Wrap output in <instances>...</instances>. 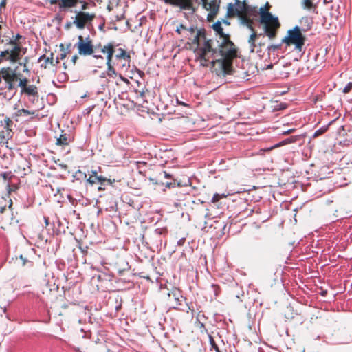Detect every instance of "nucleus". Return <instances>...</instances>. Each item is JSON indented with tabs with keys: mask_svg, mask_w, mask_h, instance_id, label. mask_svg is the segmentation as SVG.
Masks as SVG:
<instances>
[{
	"mask_svg": "<svg viewBox=\"0 0 352 352\" xmlns=\"http://www.w3.org/2000/svg\"><path fill=\"white\" fill-rule=\"evenodd\" d=\"M212 28L221 41H205L203 46L197 50L196 58L204 67L212 64L213 72L219 77H225L233 73L232 62L238 57L237 49L229 34L223 32L221 21L215 22Z\"/></svg>",
	"mask_w": 352,
	"mask_h": 352,
	"instance_id": "obj_1",
	"label": "nucleus"
},
{
	"mask_svg": "<svg viewBox=\"0 0 352 352\" xmlns=\"http://www.w3.org/2000/svg\"><path fill=\"white\" fill-rule=\"evenodd\" d=\"M270 8L269 3H266L265 7H261L259 9V14L261 16V23L263 24L264 34L263 36H267L270 39H273L276 37L277 30L280 26L278 16L272 15L265 9ZM260 34L259 36H261Z\"/></svg>",
	"mask_w": 352,
	"mask_h": 352,
	"instance_id": "obj_2",
	"label": "nucleus"
},
{
	"mask_svg": "<svg viewBox=\"0 0 352 352\" xmlns=\"http://www.w3.org/2000/svg\"><path fill=\"white\" fill-rule=\"evenodd\" d=\"M305 40V36L302 34L300 28L296 25L287 30L285 36L282 39V43H285V47L293 45L294 51L300 53L302 52Z\"/></svg>",
	"mask_w": 352,
	"mask_h": 352,
	"instance_id": "obj_3",
	"label": "nucleus"
},
{
	"mask_svg": "<svg viewBox=\"0 0 352 352\" xmlns=\"http://www.w3.org/2000/svg\"><path fill=\"white\" fill-rule=\"evenodd\" d=\"M174 6L179 8L180 11L183 12L184 16L188 21L192 19L195 12L192 0H175Z\"/></svg>",
	"mask_w": 352,
	"mask_h": 352,
	"instance_id": "obj_4",
	"label": "nucleus"
},
{
	"mask_svg": "<svg viewBox=\"0 0 352 352\" xmlns=\"http://www.w3.org/2000/svg\"><path fill=\"white\" fill-rule=\"evenodd\" d=\"M78 38V41L76 43L75 46L78 49V54L82 56L92 54L94 53V47L89 37L86 38L87 41L84 40V38L81 35H79Z\"/></svg>",
	"mask_w": 352,
	"mask_h": 352,
	"instance_id": "obj_5",
	"label": "nucleus"
},
{
	"mask_svg": "<svg viewBox=\"0 0 352 352\" xmlns=\"http://www.w3.org/2000/svg\"><path fill=\"white\" fill-rule=\"evenodd\" d=\"M246 4L247 3L245 0L243 1L235 0L234 4L232 3H229L228 6L227 16L228 17H232L243 14L245 12Z\"/></svg>",
	"mask_w": 352,
	"mask_h": 352,
	"instance_id": "obj_6",
	"label": "nucleus"
},
{
	"mask_svg": "<svg viewBox=\"0 0 352 352\" xmlns=\"http://www.w3.org/2000/svg\"><path fill=\"white\" fill-rule=\"evenodd\" d=\"M75 12L77 14L74 21V24L79 29H84L85 23L91 21L95 18L94 14H89V12L82 11H75Z\"/></svg>",
	"mask_w": 352,
	"mask_h": 352,
	"instance_id": "obj_7",
	"label": "nucleus"
},
{
	"mask_svg": "<svg viewBox=\"0 0 352 352\" xmlns=\"http://www.w3.org/2000/svg\"><path fill=\"white\" fill-rule=\"evenodd\" d=\"M188 39L191 41L192 44L197 45V48L195 50V53L196 54V52L198 50V48L203 46V45H201L200 43L201 41L204 40V43L205 41L208 40L206 38V30L204 28L197 30L196 34H195L190 37H188Z\"/></svg>",
	"mask_w": 352,
	"mask_h": 352,
	"instance_id": "obj_8",
	"label": "nucleus"
},
{
	"mask_svg": "<svg viewBox=\"0 0 352 352\" xmlns=\"http://www.w3.org/2000/svg\"><path fill=\"white\" fill-rule=\"evenodd\" d=\"M209 339V350L210 351H214V352H226V351H223L220 348V344L222 343L224 344L223 340H221L220 336L214 337L212 336L210 333H207Z\"/></svg>",
	"mask_w": 352,
	"mask_h": 352,
	"instance_id": "obj_9",
	"label": "nucleus"
},
{
	"mask_svg": "<svg viewBox=\"0 0 352 352\" xmlns=\"http://www.w3.org/2000/svg\"><path fill=\"white\" fill-rule=\"evenodd\" d=\"M116 45L113 43H109L107 45H104L101 50V52L107 54V65L113 64V62H116V59L113 60V54L116 52L115 50Z\"/></svg>",
	"mask_w": 352,
	"mask_h": 352,
	"instance_id": "obj_10",
	"label": "nucleus"
},
{
	"mask_svg": "<svg viewBox=\"0 0 352 352\" xmlns=\"http://www.w3.org/2000/svg\"><path fill=\"white\" fill-rule=\"evenodd\" d=\"M107 181V179L102 176H98L97 175V170H92L91 174L87 179V182L89 183L91 185L94 184H102L104 182Z\"/></svg>",
	"mask_w": 352,
	"mask_h": 352,
	"instance_id": "obj_11",
	"label": "nucleus"
},
{
	"mask_svg": "<svg viewBox=\"0 0 352 352\" xmlns=\"http://www.w3.org/2000/svg\"><path fill=\"white\" fill-rule=\"evenodd\" d=\"M116 61L130 62V55L124 49L119 48L115 56Z\"/></svg>",
	"mask_w": 352,
	"mask_h": 352,
	"instance_id": "obj_12",
	"label": "nucleus"
},
{
	"mask_svg": "<svg viewBox=\"0 0 352 352\" xmlns=\"http://www.w3.org/2000/svg\"><path fill=\"white\" fill-rule=\"evenodd\" d=\"M239 19L240 21V23L243 25L246 26L248 29L251 30L252 31H254V27H253V21L250 19V16H247L245 14H241L240 16H238Z\"/></svg>",
	"mask_w": 352,
	"mask_h": 352,
	"instance_id": "obj_13",
	"label": "nucleus"
},
{
	"mask_svg": "<svg viewBox=\"0 0 352 352\" xmlns=\"http://www.w3.org/2000/svg\"><path fill=\"white\" fill-rule=\"evenodd\" d=\"M72 140L73 138L70 134L63 133L57 138L56 144L59 146H67L72 141Z\"/></svg>",
	"mask_w": 352,
	"mask_h": 352,
	"instance_id": "obj_14",
	"label": "nucleus"
},
{
	"mask_svg": "<svg viewBox=\"0 0 352 352\" xmlns=\"http://www.w3.org/2000/svg\"><path fill=\"white\" fill-rule=\"evenodd\" d=\"M21 94H25L28 96H33L34 97L36 95L38 94V89L36 85H30L29 86H27L25 88H24L23 90H21Z\"/></svg>",
	"mask_w": 352,
	"mask_h": 352,
	"instance_id": "obj_15",
	"label": "nucleus"
},
{
	"mask_svg": "<svg viewBox=\"0 0 352 352\" xmlns=\"http://www.w3.org/2000/svg\"><path fill=\"white\" fill-rule=\"evenodd\" d=\"M78 2V0H60L59 8L60 10H63L65 8H73L77 5Z\"/></svg>",
	"mask_w": 352,
	"mask_h": 352,
	"instance_id": "obj_16",
	"label": "nucleus"
},
{
	"mask_svg": "<svg viewBox=\"0 0 352 352\" xmlns=\"http://www.w3.org/2000/svg\"><path fill=\"white\" fill-rule=\"evenodd\" d=\"M8 204H9L8 208L11 209L12 206V200L10 199L7 200L4 197L0 198V214H3L6 210Z\"/></svg>",
	"mask_w": 352,
	"mask_h": 352,
	"instance_id": "obj_17",
	"label": "nucleus"
},
{
	"mask_svg": "<svg viewBox=\"0 0 352 352\" xmlns=\"http://www.w3.org/2000/svg\"><path fill=\"white\" fill-rule=\"evenodd\" d=\"M244 14L249 16H256L258 14V8L256 6H250L248 3L245 5V10Z\"/></svg>",
	"mask_w": 352,
	"mask_h": 352,
	"instance_id": "obj_18",
	"label": "nucleus"
},
{
	"mask_svg": "<svg viewBox=\"0 0 352 352\" xmlns=\"http://www.w3.org/2000/svg\"><path fill=\"white\" fill-rule=\"evenodd\" d=\"M258 34L254 32L250 36V38L248 39V43L250 47V52H254L255 49L258 47L257 43H256V38Z\"/></svg>",
	"mask_w": 352,
	"mask_h": 352,
	"instance_id": "obj_19",
	"label": "nucleus"
},
{
	"mask_svg": "<svg viewBox=\"0 0 352 352\" xmlns=\"http://www.w3.org/2000/svg\"><path fill=\"white\" fill-rule=\"evenodd\" d=\"M12 124L13 122L8 117H6L3 120L0 121V126L3 127L5 131L12 130L11 127Z\"/></svg>",
	"mask_w": 352,
	"mask_h": 352,
	"instance_id": "obj_20",
	"label": "nucleus"
},
{
	"mask_svg": "<svg viewBox=\"0 0 352 352\" xmlns=\"http://www.w3.org/2000/svg\"><path fill=\"white\" fill-rule=\"evenodd\" d=\"M173 297L175 299L177 305H181L183 300H186L181 294L179 290H175L172 292Z\"/></svg>",
	"mask_w": 352,
	"mask_h": 352,
	"instance_id": "obj_21",
	"label": "nucleus"
},
{
	"mask_svg": "<svg viewBox=\"0 0 352 352\" xmlns=\"http://www.w3.org/2000/svg\"><path fill=\"white\" fill-rule=\"evenodd\" d=\"M283 45H285V43H282V41L276 45H268L267 47V53L269 56L271 55V54H274L275 52H278L280 49Z\"/></svg>",
	"mask_w": 352,
	"mask_h": 352,
	"instance_id": "obj_22",
	"label": "nucleus"
},
{
	"mask_svg": "<svg viewBox=\"0 0 352 352\" xmlns=\"http://www.w3.org/2000/svg\"><path fill=\"white\" fill-rule=\"evenodd\" d=\"M301 138V135H294L291 136L289 138H287L285 139L284 140L281 141L277 146H282L291 143L296 142L298 140H299Z\"/></svg>",
	"mask_w": 352,
	"mask_h": 352,
	"instance_id": "obj_23",
	"label": "nucleus"
},
{
	"mask_svg": "<svg viewBox=\"0 0 352 352\" xmlns=\"http://www.w3.org/2000/svg\"><path fill=\"white\" fill-rule=\"evenodd\" d=\"M107 65V69L106 72L107 75L110 78H116L118 75L117 72H116L115 68L113 67V64H109Z\"/></svg>",
	"mask_w": 352,
	"mask_h": 352,
	"instance_id": "obj_24",
	"label": "nucleus"
},
{
	"mask_svg": "<svg viewBox=\"0 0 352 352\" xmlns=\"http://www.w3.org/2000/svg\"><path fill=\"white\" fill-rule=\"evenodd\" d=\"M42 58H45V66L44 67H45V68H46L47 67L46 65L47 63H50L52 65H55L56 64H57L58 63L59 58H56L55 63L54 61V58L52 56L51 58H49V57L46 58L45 55H43V56H40V58H38V61H40Z\"/></svg>",
	"mask_w": 352,
	"mask_h": 352,
	"instance_id": "obj_25",
	"label": "nucleus"
},
{
	"mask_svg": "<svg viewBox=\"0 0 352 352\" xmlns=\"http://www.w3.org/2000/svg\"><path fill=\"white\" fill-rule=\"evenodd\" d=\"M73 177L76 179V180H83V179H85L87 181V174L84 172H82V170H78V171H76L74 175H73Z\"/></svg>",
	"mask_w": 352,
	"mask_h": 352,
	"instance_id": "obj_26",
	"label": "nucleus"
},
{
	"mask_svg": "<svg viewBox=\"0 0 352 352\" xmlns=\"http://www.w3.org/2000/svg\"><path fill=\"white\" fill-rule=\"evenodd\" d=\"M19 58H20V55L19 53H15V52L9 51V54H8L7 60H8L11 62H13V63H16L18 61Z\"/></svg>",
	"mask_w": 352,
	"mask_h": 352,
	"instance_id": "obj_27",
	"label": "nucleus"
},
{
	"mask_svg": "<svg viewBox=\"0 0 352 352\" xmlns=\"http://www.w3.org/2000/svg\"><path fill=\"white\" fill-rule=\"evenodd\" d=\"M12 130H9V131H5V130H2V131H0V139L1 140H5V139H10L12 138Z\"/></svg>",
	"mask_w": 352,
	"mask_h": 352,
	"instance_id": "obj_28",
	"label": "nucleus"
},
{
	"mask_svg": "<svg viewBox=\"0 0 352 352\" xmlns=\"http://www.w3.org/2000/svg\"><path fill=\"white\" fill-rule=\"evenodd\" d=\"M197 27L192 25L190 26L189 28H187L186 27L185 31H186V37L188 38V37L192 36L195 34V32H197Z\"/></svg>",
	"mask_w": 352,
	"mask_h": 352,
	"instance_id": "obj_29",
	"label": "nucleus"
},
{
	"mask_svg": "<svg viewBox=\"0 0 352 352\" xmlns=\"http://www.w3.org/2000/svg\"><path fill=\"white\" fill-rule=\"evenodd\" d=\"M15 114L16 116H21L22 115H24V116L34 115L35 111H30L28 109H19L16 112Z\"/></svg>",
	"mask_w": 352,
	"mask_h": 352,
	"instance_id": "obj_30",
	"label": "nucleus"
},
{
	"mask_svg": "<svg viewBox=\"0 0 352 352\" xmlns=\"http://www.w3.org/2000/svg\"><path fill=\"white\" fill-rule=\"evenodd\" d=\"M8 69H2L1 71H0V82H1L2 78H3L6 80H9L10 78V75L8 71Z\"/></svg>",
	"mask_w": 352,
	"mask_h": 352,
	"instance_id": "obj_31",
	"label": "nucleus"
},
{
	"mask_svg": "<svg viewBox=\"0 0 352 352\" xmlns=\"http://www.w3.org/2000/svg\"><path fill=\"white\" fill-rule=\"evenodd\" d=\"M301 6L303 9H311L314 7V3L311 0H302Z\"/></svg>",
	"mask_w": 352,
	"mask_h": 352,
	"instance_id": "obj_32",
	"label": "nucleus"
},
{
	"mask_svg": "<svg viewBox=\"0 0 352 352\" xmlns=\"http://www.w3.org/2000/svg\"><path fill=\"white\" fill-rule=\"evenodd\" d=\"M204 8L207 10H211L214 14H215L218 10V7L216 6L214 2H208V6H206V8Z\"/></svg>",
	"mask_w": 352,
	"mask_h": 352,
	"instance_id": "obj_33",
	"label": "nucleus"
},
{
	"mask_svg": "<svg viewBox=\"0 0 352 352\" xmlns=\"http://www.w3.org/2000/svg\"><path fill=\"white\" fill-rule=\"evenodd\" d=\"M327 129H328V126H322V127L318 129L313 134V138H317V137L321 135L327 130Z\"/></svg>",
	"mask_w": 352,
	"mask_h": 352,
	"instance_id": "obj_34",
	"label": "nucleus"
},
{
	"mask_svg": "<svg viewBox=\"0 0 352 352\" xmlns=\"http://www.w3.org/2000/svg\"><path fill=\"white\" fill-rule=\"evenodd\" d=\"M113 65H116L119 68L127 69L129 67V62L125 63L124 61H116V62H113Z\"/></svg>",
	"mask_w": 352,
	"mask_h": 352,
	"instance_id": "obj_35",
	"label": "nucleus"
},
{
	"mask_svg": "<svg viewBox=\"0 0 352 352\" xmlns=\"http://www.w3.org/2000/svg\"><path fill=\"white\" fill-rule=\"evenodd\" d=\"M265 44V43L263 41H260L258 44H257V47L255 49V52L256 53H257L258 55L261 56L263 50H262V47L264 46Z\"/></svg>",
	"mask_w": 352,
	"mask_h": 352,
	"instance_id": "obj_36",
	"label": "nucleus"
},
{
	"mask_svg": "<svg viewBox=\"0 0 352 352\" xmlns=\"http://www.w3.org/2000/svg\"><path fill=\"white\" fill-rule=\"evenodd\" d=\"M211 289H212V292L214 293V296L216 297L220 292V288L217 285L212 284Z\"/></svg>",
	"mask_w": 352,
	"mask_h": 352,
	"instance_id": "obj_37",
	"label": "nucleus"
},
{
	"mask_svg": "<svg viewBox=\"0 0 352 352\" xmlns=\"http://www.w3.org/2000/svg\"><path fill=\"white\" fill-rule=\"evenodd\" d=\"M28 79L26 78H23L20 79L19 82V86L21 88V90H23L24 88L27 87Z\"/></svg>",
	"mask_w": 352,
	"mask_h": 352,
	"instance_id": "obj_38",
	"label": "nucleus"
},
{
	"mask_svg": "<svg viewBox=\"0 0 352 352\" xmlns=\"http://www.w3.org/2000/svg\"><path fill=\"white\" fill-rule=\"evenodd\" d=\"M8 54H9L8 50L1 52V53H0V63L3 61V58L7 60Z\"/></svg>",
	"mask_w": 352,
	"mask_h": 352,
	"instance_id": "obj_39",
	"label": "nucleus"
},
{
	"mask_svg": "<svg viewBox=\"0 0 352 352\" xmlns=\"http://www.w3.org/2000/svg\"><path fill=\"white\" fill-rule=\"evenodd\" d=\"M352 89V82H349L343 89V92L349 93Z\"/></svg>",
	"mask_w": 352,
	"mask_h": 352,
	"instance_id": "obj_40",
	"label": "nucleus"
},
{
	"mask_svg": "<svg viewBox=\"0 0 352 352\" xmlns=\"http://www.w3.org/2000/svg\"><path fill=\"white\" fill-rule=\"evenodd\" d=\"M20 38H21V36L19 34H17L14 38H11L10 40L9 43L12 45H15L16 43V41Z\"/></svg>",
	"mask_w": 352,
	"mask_h": 352,
	"instance_id": "obj_41",
	"label": "nucleus"
},
{
	"mask_svg": "<svg viewBox=\"0 0 352 352\" xmlns=\"http://www.w3.org/2000/svg\"><path fill=\"white\" fill-rule=\"evenodd\" d=\"M8 82L7 88L8 90H13L16 89L14 85L11 82V77L10 78L9 80H6Z\"/></svg>",
	"mask_w": 352,
	"mask_h": 352,
	"instance_id": "obj_42",
	"label": "nucleus"
},
{
	"mask_svg": "<svg viewBox=\"0 0 352 352\" xmlns=\"http://www.w3.org/2000/svg\"><path fill=\"white\" fill-rule=\"evenodd\" d=\"M186 26L183 24H181L179 27L177 28L175 32L178 34H182V30H185Z\"/></svg>",
	"mask_w": 352,
	"mask_h": 352,
	"instance_id": "obj_43",
	"label": "nucleus"
},
{
	"mask_svg": "<svg viewBox=\"0 0 352 352\" xmlns=\"http://www.w3.org/2000/svg\"><path fill=\"white\" fill-rule=\"evenodd\" d=\"M164 232H165V230L162 228H157L155 230V234L157 235H159V236L164 234Z\"/></svg>",
	"mask_w": 352,
	"mask_h": 352,
	"instance_id": "obj_44",
	"label": "nucleus"
},
{
	"mask_svg": "<svg viewBox=\"0 0 352 352\" xmlns=\"http://www.w3.org/2000/svg\"><path fill=\"white\" fill-rule=\"evenodd\" d=\"M220 199V195L217 193L214 194L212 198V202L215 203Z\"/></svg>",
	"mask_w": 352,
	"mask_h": 352,
	"instance_id": "obj_45",
	"label": "nucleus"
},
{
	"mask_svg": "<svg viewBox=\"0 0 352 352\" xmlns=\"http://www.w3.org/2000/svg\"><path fill=\"white\" fill-rule=\"evenodd\" d=\"M20 51H21V47L19 45H15L10 52H13L19 54Z\"/></svg>",
	"mask_w": 352,
	"mask_h": 352,
	"instance_id": "obj_46",
	"label": "nucleus"
},
{
	"mask_svg": "<svg viewBox=\"0 0 352 352\" xmlns=\"http://www.w3.org/2000/svg\"><path fill=\"white\" fill-rule=\"evenodd\" d=\"M38 94L36 95L34 97H33V96H28L29 101L31 102L32 103H34L36 100H38Z\"/></svg>",
	"mask_w": 352,
	"mask_h": 352,
	"instance_id": "obj_47",
	"label": "nucleus"
},
{
	"mask_svg": "<svg viewBox=\"0 0 352 352\" xmlns=\"http://www.w3.org/2000/svg\"><path fill=\"white\" fill-rule=\"evenodd\" d=\"M185 241H186V239L185 238H182L180 239L179 240H178L177 241V245L179 246H182L184 243H185Z\"/></svg>",
	"mask_w": 352,
	"mask_h": 352,
	"instance_id": "obj_48",
	"label": "nucleus"
},
{
	"mask_svg": "<svg viewBox=\"0 0 352 352\" xmlns=\"http://www.w3.org/2000/svg\"><path fill=\"white\" fill-rule=\"evenodd\" d=\"M164 1L166 4H169L174 6L175 0H164Z\"/></svg>",
	"mask_w": 352,
	"mask_h": 352,
	"instance_id": "obj_49",
	"label": "nucleus"
},
{
	"mask_svg": "<svg viewBox=\"0 0 352 352\" xmlns=\"http://www.w3.org/2000/svg\"><path fill=\"white\" fill-rule=\"evenodd\" d=\"M78 58V56L77 55H74L72 56V62L73 63V65H75L77 59Z\"/></svg>",
	"mask_w": 352,
	"mask_h": 352,
	"instance_id": "obj_50",
	"label": "nucleus"
},
{
	"mask_svg": "<svg viewBox=\"0 0 352 352\" xmlns=\"http://www.w3.org/2000/svg\"><path fill=\"white\" fill-rule=\"evenodd\" d=\"M294 131H295V129H290L286 131L283 132V134H284V135L289 134V133H292Z\"/></svg>",
	"mask_w": 352,
	"mask_h": 352,
	"instance_id": "obj_51",
	"label": "nucleus"
},
{
	"mask_svg": "<svg viewBox=\"0 0 352 352\" xmlns=\"http://www.w3.org/2000/svg\"><path fill=\"white\" fill-rule=\"evenodd\" d=\"M94 108V106H91V107H89L88 108L86 109V111H87V113H90Z\"/></svg>",
	"mask_w": 352,
	"mask_h": 352,
	"instance_id": "obj_52",
	"label": "nucleus"
},
{
	"mask_svg": "<svg viewBox=\"0 0 352 352\" xmlns=\"http://www.w3.org/2000/svg\"><path fill=\"white\" fill-rule=\"evenodd\" d=\"M187 309H182L183 311H186V312H188L189 310H192L193 311V309L192 308V307L187 304Z\"/></svg>",
	"mask_w": 352,
	"mask_h": 352,
	"instance_id": "obj_53",
	"label": "nucleus"
},
{
	"mask_svg": "<svg viewBox=\"0 0 352 352\" xmlns=\"http://www.w3.org/2000/svg\"><path fill=\"white\" fill-rule=\"evenodd\" d=\"M176 102L178 104H180V105H183V106H188L187 104H186L185 102H183L182 101H179L177 98L176 100Z\"/></svg>",
	"mask_w": 352,
	"mask_h": 352,
	"instance_id": "obj_54",
	"label": "nucleus"
},
{
	"mask_svg": "<svg viewBox=\"0 0 352 352\" xmlns=\"http://www.w3.org/2000/svg\"><path fill=\"white\" fill-rule=\"evenodd\" d=\"M94 57L96 59H101L102 60H104V58L101 55L94 54Z\"/></svg>",
	"mask_w": 352,
	"mask_h": 352,
	"instance_id": "obj_55",
	"label": "nucleus"
},
{
	"mask_svg": "<svg viewBox=\"0 0 352 352\" xmlns=\"http://www.w3.org/2000/svg\"><path fill=\"white\" fill-rule=\"evenodd\" d=\"M65 57H66V53L65 52L60 53V55H59V58L60 59H64Z\"/></svg>",
	"mask_w": 352,
	"mask_h": 352,
	"instance_id": "obj_56",
	"label": "nucleus"
},
{
	"mask_svg": "<svg viewBox=\"0 0 352 352\" xmlns=\"http://www.w3.org/2000/svg\"><path fill=\"white\" fill-rule=\"evenodd\" d=\"M119 76H120V79H121L122 81H124V82H127V83L129 82L128 79H126V78L123 77L121 74H120V75H119Z\"/></svg>",
	"mask_w": 352,
	"mask_h": 352,
	"instance_id": "obj_57",
	"label": "nucleus"
},
{
	"mask_svg": "<svg viewBox=\"0 0 352 352\" xmlns=\"http://www.w3.org/2000/svg\"><path fill=\"white\" fill-rule=\"evenodd\" d=\"M20 258L23 261V265H25V263L27 262L26 258H24L23 255H20Z\"/></svg>",
	"mask_w": 352,
	"mask_h": 352,
	"instance_id": "obj_58",
	"label": "nucleus"
},
{
	"mask_svg": "<svg viewBox=\"0 0 352 352\" xmlns=\"http://www.w3.org/2000/svg\"><path fill=\"white\" fill-rule=\"evenodd\" d=\"M203 4L204 8H206V6H208V0H201Z\"/></svg>",
	"mask_w": 352,
	"mask_h": 352,
	"instance_id": "obj_59",
	"label": "nucleus"
},
{
	"mask_svg": "<svg viewBox=\"0 0 352 352\" xmlns=\"http://www.w3.org/2000/svg\"><path fill=\"white\" fill-rule=\"evenodd\" d=\"M174 183H172V182H167L166 184V186L168 187V188H171L172 186H174Z\"/></svg>",
	"mask_w": 352,
	"mask_h": 352,
	"instance_id": "obj_60",
	"label": "nucleus"
},
{
	"mask_svg": "<svg viewBox=\"0 0 352 352\" xmlns=\"http://www.w3.org/2000/svg\"><path fill=\"white\" fill-rule=\"evenodd\" d=\"M137 72H138V74L140 75V76L143 77L144 76V72H142L140 69H138Z\"/></svg>",
	"mask_w": 352,
	"mask_h": 352,
	"instance_id": "obj_61",
	"label": "nucleus"
},
{
	"mask_svg": "<svg viewBox=\"0 0 352 352\" xmlns=\"http://www.w3.org/2000/svg\"><path fill=\"white\" fill-rule=\"evenodd\" d=\"M6 5V0H3L0 3V8L5 7Z\"/></svg>",
	"mask_w": 352,
	"mask_h": 352,
	"instance_id": "obj_62",
	"label": "nucleus"
},
{
	"mask_svg": "<svg viewBox=\"0 0 352 352\" xmlns=\"http://www.w3.org/2000/svg\"><path fill=\"white\" fill-rule=\"evenodd\" d=\"M59 0H50V3L52 5H54L58 2Z\"/></svg>",
	"mask_w": 352,
	"mask_h": 352,
	"instance_id": "obj_63",
	"label": "nucleus"
},
{
	"mask_svg": "<svg viewBox=\"0 0 352 352\" xmlns=\"http://www.w3.org/2000/svg\"><path fill=\"white\" fill-rule=\"evenodd\" d=\"M44 220H45V226H48L49 225V219L46 217H44Z\"/></svg>",
	"mask_w": 352,
	"mask_h": 352,
	"instance_id": "obj_64",
	"label": "nucleus"
}]
</instances>
